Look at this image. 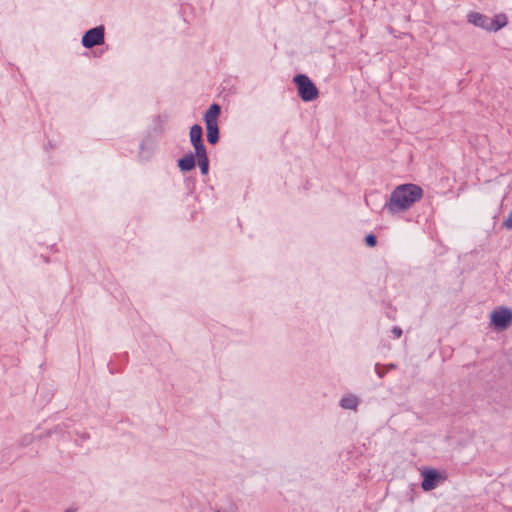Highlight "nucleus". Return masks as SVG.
<instances>
[{"instance_id":"nucleus-13","label":"nucleus","mask_w":512,"mask_h":512,"mask_svg":"<svg viewBox=\"0 0 512 512\" xmlns=\"http://www.w3.org/2000/svg\"><path fill=\"white\" fill-rule=\"evenodd\" d=\"M195 155L197 158V163L199 165L201 174L206 175L209 170V159L207 156V152L197 153Z\"/></svg>"},{"instance_id":"nucleus-15","label":"nucleus","mask_w":512,"mask_h":512,"mask_svg":"<svg viewBox=\"0 0 512 512\" xmlns=\"http://www.w3.org/2000/svg\"><path fill=\"white\" fill-rule=\"evenodd\" d=\"M503 226L507 229H512V210L509 212L507 218L504 220Z\"/></svg>"},{"instance_id":"nucleus-19","label":"nucleus","mask_w":512,"mask_h":512,"mask_svg":"<svg viewBox=\"0 0 512 512\" xmlns=\"http://www.w3.org/2000/svg\"><path fill=\"white\" fill-rule=\"evenodd\" d=\"M384 368L388 372V371H390L392 369H395L396 365L391 363V364H388V365L384 366Z\"/></svg>"},{"instance_id":"nucleus-20","label":"nucleus","mask_w":512,"mask_h":512,"mask_svg":"<svg viewBox=\"0 0 512 512\" xmlns=\"http://www.w3.org/2000/svg\"><path fill=\"white\" fill-rule=\"evenodd\" d=\"M65 512H75V510L70 508V509H66Z\"/></svg>"},{"instance_id":"nucleus-5","label":"nucleus","mask_w":512,"mask_h":512,"mask_svg":"<svg viewBox=\"0 0 512 512\" xmlns=\"http://www.w3.org/2000/svg\"><path fill=\"white\" fill-rule=\"evenodd\" d=\"M190 142L195 149V154L206 152V148L203 142V129L200 125L194 124L190 128Z\"/></svg>"},{"instance_id":"nucleus-1","label":"nucleus","mask_w":512,"mask_h":512,"mask_svg":"<svg viewBox=\"0 0 512 512\" xmlns=\"http://www.w3.org/2000/svg\"><path fill=\"white\" fill-rule=\"evenodd\" d=\"M423 197V189L416 184H402L391 193L383 208L392 215L407 211Z\"/></svg>"},{"instance_id":"nucleus-4","label":"nucleus","mask_w":512,"mask_h":512,"mask_svg":"<svg viewBox=\"0 0 512 512\" xmlns=\"http://www.w3.org/2000/svg\"><path fill=\"white\" fill-rule=\"evenodd\" d=\"M491 322L497 329H506L512 322V311L508 308L493 311Z\"/></svg>"},{"instance_id":"nucleus-11","label":"nucleus","mask_w":512,"mask_h":512,"mask_svg":"<svg viewBox=\"0 0 512 512\" xmlns=\"http://www.w3.org/2000/svg\"><path fill=\"white\" fill-rule=\"evenodd\" d=\"M207 141L215 145L219 141L218 123L206 124Z\"/></svg>"},{"instance_id":"nucleus-16","label":"nucleus","mask_w":512,"mask_h":512,"mask_svg":"<svg viewBox=\"0 0 512 512\" xmlns=\"http://www.w3.org/2000/svg\"><path fill=\"white\" fill-rule=\"evenodd\" d=\"M375 371H376V373H377V375H378V377H379V378H383V377L385 376V374L387 373V371L385 370V368H384L383 370H381V369L379 368V364H376V366H375Z\"/></svg>"},{"instance_id":"nucleus-10","label":"nucleus","mask_w":512,"mask_h":512,"mask_svg":"<svg viewBox=\"0 0 512 512\" xmlns=\"http://www.w3.org/2000/svg\"><path fill=\"white\" fill-rule=\"evenodd\" d=\"M491 23L489 24V31H498L501 28L505 27L508 23L507 17L504 14L495 15L493 18H490Z\"/></svg>"},{"instance_id":"nucleus-7","label":"nucleus","mask_w":512,"mask_h":512,"mask_svg":"<svg viewBox=\"0 0 512 512\" xmlns=\"http://www.w3.org/2000/svg\"><path fill=\"white\" fill-rule=\"evenodd\" d=\"M467 20L470 24H473L477 27H480V28H483V29L489 31V24L491 23V20L486 15L478 13V12H470L467 15Z\"/></svg>"},{"instance_id":"nucleus-8","label":"nucleus","mask_w":512,"mask_h":512,"mask_svg":"<svg viewBox=\"0 0 512 512\" xmlns=\"http://www.w3.org/2000/svg\"><path fill=\"white\" fill-rule=\"evenodd\" d=\"M196 159L195 153L190 152L178 160V167L183 172L191 171L195 168Z\"/></svg>"},{"instance_id":"nucleus-9","label":"nucleus","mask_w":512,"mask_h":512,"mask_svg":"<svg viewBox=\"0 0 512 512\" xmlns=\"http://www.w3.org/2000/svg\"><path fill=\"white\" fill-rule=\"evenodd\" d=\"M220 113H221L220 105H218L216 103L212 104L204 115L205 124L218 123L217 120H218Z\"/></svg>"},{"instance_id":"nucleus-18","label":"nucleus","mask_w":512,"mask_h":512,"mask_svg":"<svg viewBox=\"0 0 512 512\" xmlns=\"http://www.w3.org/2000/svg\"><path fill=\"white\" fill-rule=\"evenodd\" d=\"M378 194L377 193H371L370 195L366 196L365 197V202L368 206H370V200L373 198V197H377Z\"/></svg>"},{"instance_id":"nucleus-3","label":"nucleus","mask_w":512,"mask_h":512,"mask_svg":"<svg viewBox=\"0 0 512 512\" xmlns=\"http://www.w3.org/2000/svg\"><path fill=\"white\" fill-rule=\"evenodd\" d=\"M105 40L104 26L100 25L86 31L82 37V45L85 48H93L94 46L101 45Z\"/></svg>"},{"instance_id":"nucleus-2","label":"nucleus","mask_w":512,"mask_h":512,"mask_svg":"<svg viewBox=\"0 0 512 512\" xmlns=\"http://www.w3.org/2000/svg\"><path fill=\"white\" fill-rule=\"evenodd\" d=\"M293 81L297 85L298 94L303 101L310 102L318 97V89L307 75L298 74Z\"/></svg>"},{"instance_id":"nucleus-12","label":"nucleus","mask_w":512,"mask_h":512,"mask_svg":"<svg viewBox=\"0 0 512 512\" xmlns=\"http://www.w3.org/2000/svg\"><path fill=\"white\" fill-rule=\"evenodd\" d=\"M359 404V400L355 395H346L341 398L340 406L343 409L355 410Z\"/></svg>"},{"instance_id":"nucleus-17","label":"nucleus","mask_w":512,"mask_h":512,"mask_svg":"<svg viewBox=\"0 0 512 512\" xmlns=\"http://www.w3.org/2000/svg\"><path fill=\"white\" fill-rule=\"evenodd\" d=\"M392 333H393V335H394L396 338H400V337L402 336V333H403V332H402V329H401L400 327L395 326V327H393V329H392Z\"/></svg>"},{"instance_id":"nucleus-6","label":"nucleus","mask_w":512,"mask_h":512,"mask_svg":"<svg viewBox=\"0 0 512 512\" xmlns=\"http://www.w3.org/2000/svg\"><path fill=\"white\" fill-rule=\"evenodd\" d=\"M421 487L424 491H431L435 489L440 480V474L434 469H428L422 473Z\"/></svg>"},{"instance_id":"nucleus-14","label":"nucleus","mask_w":512,"mask_h":512,"mask_svg":"<svg viewBox=\"0 0 512 512\" xmlns=\"http://www.w3.org/2000/svg\"><path fill=\"white\" fill-rule=\"evenodd\" d=\"M365 242H366L367 246L374 247L377 244V238L374 234H368L365 237Z\"/></svg>"}]
</instances>
